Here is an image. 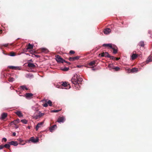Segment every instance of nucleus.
<instances>
[{
	"label": "nucleus",
	"instance_id": "f257e3e1",
	"mask_svg": "<svg viewBox=\"0 0 152 152\" xmlns=\"http://www.w3.org/2000/svg\"><path fill=\"white\" fill-rule=\"evenodd\" d=\"M82 81V78L79 77L77 75H75L71 80L72 83L74 85L75 87H76L78 90L79 89L78 87H80V85L81 84V83Z\"/></svg>",
	"mask_w": 152,
	"mask_h": 152
},
{
	"label": "nucleus",
	"instance_id": "f03ea898",
	"mask_svg": "<svg viewBox=\"0 0 152 152\" xmlns=\"http://www.w3.org/2000/svg\"><path fill=\"white\" fill-rule=\"evenodd\" d=\"M56 60L59 63H63L64 62L67 63L69 65L70 64V63L69 62H67L66 61L64 60L61 56L59 55H56Z\"/></svg>",
	"mask_w": 152,
	"mask_h": 152
},
{
	"label": "nucleus",
	"instance_id": "7ed1b4c3",
	"mask_svg": "<svg viewBox=\"0 0 152 152\" xmlns=\"http://www.w3.org/2000/svg\"><path fill=\"white\" fill-rule=\"evenodd\" d=\"M96 60L93 61L89 62L88 64L89 66H91V68H93L94 66H96L97 65H96Z\"/></svg>",
	"mask_w": 152,
	"mask_h": 152
},
{
	"label": "nucleus",
	"instance_id": "20e7f679",
	"mask_svg": "<svg viewBox=\"0 0 152 152\" xmlns=\"http://www.w3.org/2000/svg\"><path fill=\"white\" fill-rule=\"evenodd\" d=\"M39 140V139L38 137L35 139L34 137H32L30 138L29 142L31 141L32 142L34 143H36L38 142Z\"/></svg>",
	"mask_w": 152,
	"mask_h": 152
},
{
	"label": "nucleus",
	"instance_id": "39448f33",
	"mask_svg": "<svg viewBox=\"0 0 152 152\" xmlns=\"http://www.w3.org/2000/svg\"><path fill=\"white\" fill-rule=\"evenodd\" d=\"M65 120V118L64 117H59L57 121L58 123L63 122Z\"/></svg>",
	"mask_w": 152,
	"mask_h": 152
},
{
	"label": "nucleus",
	"instance_id": "423d86ee",
	"mask_svg": "<svg viewBox=\"0 0 152 152\" xmlns=\"http://www.w3.org/2000/svg\"><path fill=\"white\" fill-rule=\"evenodd\" d=\"M114 45L112 44H104L102 46L104 47H107L108 48H111L113 46V45Z\"/></svg>",
	"mask_w": 152,
	"mask_h": 152
},
{
	"label": "nucleus",
	"instance_id": "0eeeda50",
	"mask_svg": "<svg viewBox=\"0 0 152 152\" xmlns=\"http://www.w3.org/2000/svg\"><path fill=\"white\" fill-rule=\"evenodd\" d=\"M112 48H111L113 50V53L114 54H116L117 53L118 50H117V46H116L115 45H113Z\"/></svg>",
	"mask_w": 152,
	"mask_h": 152
},
{
	"label": "nucleus",
	"instance_id": "6e6552de",
	"mask_svg": "<svg viewBox=\"0 0 152 152\" xmlns=\"http://www.w3.org/2000/svg\"><path fill=\"white\" fill-rule=\"evenodd\" d=\"M110 55L107 52H103L101 54V57H105L109 58L110 57Z\"/></svg>",
	"mask_w": 152,
	"mask_h": 152
},
{
	"label": "nucleus",
	"instance_id": "1a4fd4ad",
	"mask_svg": "<svg viewBox=\"0 0 152 152\" xmlns=\"http://www.w3.org/2000/svg\"><path fill=\"white\" fill-rule=\"evenodd\" d=\"M111 31V30L108 28L104 29L103 31L104 33L106 34H109Z\"/></svg>",
	"mask_w": 152,
	"mask_h": 152
},
{
	"label": "nucleus",
	"instance_id": "9d476101",
	"mask_svg": "<svg viewBox=\"0 0 152 152\" xmlns=\"http://www.w3.org/2000/svg\"><path fill=\"white\" fill-rule=\"evenodd\" d=\"M42 101L43 102H47L49 106H52V102L50 100L48 101L47 99H44L42 100Z\"/></svg>",
	"mask_w": 152,
	"mask_h": 152
},
{
	"label": "nucleus",
	"instance_id": "9b49d317",
	"mask_svg": "<svg viewBox=\"0 0 152 152\" xmlns=\"http://www.w3.org/2000/svg\"><path fill=\"white\" fill-rule=\"evenodd\" d=\"M80 58L79 56H76L74 57H69V60L70 61H74L78 60Z\"/></svg>",
	"mask_w": 152,
	"mask_h": 152
},
{
	"label": "nucleus",
	"instance_id": "f8f14e48",
	"mask_svg": "<svg viewBox=\"0 0 152 152\" xmlns=\"http://www.w3.org/2000/svg\"><path fill=\"white\" fill-rule=\"evenodd\" d=\"M138 71V69L136 68H133L132 69H129V71L130 72H132V73H134V72H137Z\"/></svg>",
	"mask_w": 152,
	"mask_h": 152
},
{
	"label": "nucleus",
	"instance_id": "ddd939ff",
	"mask_svg": "<svg viewBox=\"0 0 152 152\" xmlns=\"http://www.w3.org/2000/svg\"><path fill=\"white\" fill-rule=\"evenodd\" d=\"M43 122H41L40 123H38L37 125L36 126L35 129L36 131H37L38 129L39 128L41 127L42 125H43Z\"/></svg>",
	"mask_w": 152,
	"mask_h": 152
},
{
	"label": "nucleus",
	"instance_id": "4468645a",
	"mask_svg": "<svg viewBox=\"0 0 152 152\" xmlns=\"http://www.w3.org/2000/svg\"><path fill=\"white\" fill-rule=\"evenodd\" d=\"M8 143H9L11 145H13L14 146H16L18 144V142L16 141H11L8 142Z\"/></svg>",
	"mask_w": 152,
	"mask_h": 152
},
{
	"label": "nucleus",
	"instance_id": "2eb2a0df",
	"mask_svg": "<svg viewBox=\"0 0 152 152\" xmlns=\"http://www.w3.org/2000/svg\"><path fill=\"white\" fill-rule=\"evenodd\" d=\"M57 127L56 125H54L50 127L49 128L50 131L52 132L53 131L57 128Z\"/></svg>",
	"mask_w": 152,
	"mask_h": 152
},
{
	"label": "nucleus",
	"instance_id": "dca6fc26",
	"mask_svg": "<svg viewBox=\"0 0 152 152\" xmlns=\"http://www.w3.org/2000/svg\"><path fill=\"white\" fill-rule=\"evenodd\" d=\"M28 66L29 67L32 68H34L36 67V66L35 65L30 62H28Z\"/></svg>",
	"mask_w": 152,
	"mask_h": 152
},
{
	"label": "nucleus",
	"instance_id": "f3484780",
	"mask_svg": "<svg viewBox=\"0 0 152 152\" xmlns=\"http://www.w3.org/2000/svg\"><path fill=\"white\" fill-rule=\"evenodd\" d=\"M33 96V94L30 93H26V94L25 96L26 98H29Z\"/></svg>",
	"mask_w": 152,
	"mask_h": 152
},
{
	"label": "nucleus",
	"instance_id": "a211bd4d",
	"mask_svg": "<svg viewBox=\"0 0 152 152\" xmlns=\"http://www.w3.org/2000/svg\"><path fill=\"white\" fill-rule=\"evenodd\" d=\"M8 67L10 69H19V67L17 66H9Z\"/></svg>",
	"mask_w": 152,
	"mask_h": 152
},
{
	"label": "nucleus",
	"instance_id": "6ab92c4d",
	"mask_svg": "<svg viewBox=\"0 0 152 152\" xmlns=\"http://www.w3.org/2000/svg\"><path fill=\"white\" fill-rule=\"evenodd\" d=\"M18 140L19 142V144L21 145H24L26 143L24 141L21 140L20 139H18Z\"/></svg>",
	"mask_w": 152,
	"mask_h": 152
},
{
	"label": "nucleus",
	"instance_id": "aec40b11",
	"mask_svg": "<svg viewBox=\"0 0 152 152\" xmlns=\"http://www.w3.org/2000/svg\"><path fill=\"white\" fill-rule=\"evenodd\" d=\"M15 113L20 117H22L23 115L20 111H18Z\"/></svg>",
	"mask_w": 152,
	"mask_h": 152
},
{
	"label": "nucleus",
	"instance_id": "412c9836",
	"mask_svg": "<svg viewBox=\"0 0 152 152\" xmlns=\"http://www.w3.org/2000/svg\"><path fill=\"white\" fill-rule=\"evenodd\" d=\"M137 57V55L136 54L133 53L131 56V58L132 59V60H134L136 59Z\"/></svg>",
	"mask_w": 152,
	"mask_h": 152
},
{
	"label": "nucleus",
	"instance_id": "4be33fe9",
	"mask_svg": "<svg viewBox=\"0 0 152 152\" xmlns=\"http://www.w3.org/2000/svg\"><path fill=\"white\" fill-rule=\"evenodd\" d=\"M33 45L30 44V43L27 46V50H28V49H33Z\"/></svg>",
	"mask_w": 152,
	"mask_h": 152
},
{
	"label": "nucleus",
	"instance_id": "5701e85b",
	"mask_svg": "<svg viewBox=\"0 0 152 152\" xmlns=\"http://www.w3.org/2000/svg\"><path fill=\"white\" fill-rule=\"evenodd\" d=\"M7 113H3L1 115V118L3 120L4 119L7 117Z\"/></svg>",
	"mask_w": 152,
	"mask_h": 152
},
{
	"label": "nucleus",
	"instance_id": "b1692460",
	"mask_svg": "<svg viewBox=\"0 0 152 152\" xmlns=\"http://www.w3.org/2000/svg\"><path fill=\"white\" fill-rule=\"evenodd\" d=\"M41 51L42 52L47 53L48 52V50L46 48H41Z\"/></svg>",
	"mask_w": 152,
	"mask_h": 152
},
{
	"label": "nucleus",
	"instance_id": "393cba45",
	"mask_svg": "<svg viewBox=\"0 0 152 152\" xmlns=\"http://www.w3.org/2000/svg\"><path fill=\"white\" fill-rule=\"evenodd\" d=\"M138 45L140 46L144 47V42L143 41H141L139 42Z\"/></svg>",
	"mask_w": 152,
	"mask_h": 152
},
{
	"label": "nucleus",
	"instance_id": "a878e982",
	"mask_svg": "<svg viewBox=\"0 0 152 152\" xmlns=\"http://www.w3.org/2000/svg\"><path fill=\"white\" fill-rule=\"evenodd\" d=\"M152 61V57L151 56H149L147 60V63L149 62H151Z\"/></svg>",
	"mask_w": 152,
	"mask_h": 152
},
{
	"label": "nucleus",
	"instance_id": "bb28decb",
	"mask_svg": "<svg viewBox=\"0 0 152 152\" xmlns=\"http://www.w3.org/2000/svg\"><path fill=\"white\" fill-rule=\"evenodd\" d=\"M20 88L24 90V89H26V90H28V88L26 87V86L25 85H23L20 86Z\"/></svg>",
	"mask_w": 152,
	"mask_h": 152
},
{
	"label": "nucleus",
	"instance_id": "cd10ccee",
	"mask_svg": "<svg viewBox=\"0 0 152 152\" xmlns=\"http://www.w3.org/2000/svg\"><path fill=\"white\" fill-rule=\"evenodd\" d=\"M10 145L9 144V143L7 144H5L4 145V147L5 148H6L9 149L10 147Z\"/></svg>",
	"mask_w": 152,
	"mask_h": 152
},
{
	"label": "nucleus",
	"instance_id": "c85d7f7f",
	"mask_svg": "<svg viewBox=\"0 0 152 152\" xmlns=\"http://www.w3.org/2000/svg\"><path fill=\"white\" fill-rule=\"evenodd\" d=\"M20 122V120L19 119H17L16 120H14L13 121V123L15 124H16L18 123H19Z\"/></svg>",
	"mask_w": 152,
	"mask_h": 152
},
{
	"label": "nucleus",
	"instance_id": "c756f323",
	"mask_svg": "<svg viewBox=\"0 0 152 152\" xmlns=\"http://www.w3.org/2000/svg\"><path fill=\"white\" fill-rule=\"evenodd\" d=\"M113 69H115V71H118L120 69V68L118 66L115 67L114 68H113Z\"/></svg>",
	"mask_w": 152,
	"mask_h": 152
},
{
	"label": "nucleus",
	"instance_id": "7c9ffc66",
	"mask_svg": "<svg viewBox=\"0 0 152 152\" xmlns=\"http://www.w3.org/2000/svg\"><path fill=\"white\" fill-rule=\"evenodd\" d=\"M44 114L43 113H42L40 112H39L38 115L39 118H40L41 117L44 115Z\"/></svg>",
	"mask_w": 152,
	"mask_h": 152
},
{
	"label": "nucleus",
	"instance_id": "2f4dec72",
	"mask_svg": "<svg viewBox=\"0 0 152 152\" xmlns=\"http://www.w3.org/2000/svg\"><path fill=\"white\" fill-rule=\"evenodd\" d=\"M21 121L22 122L23 124H26L27 122V121L25 119H23L21 120Z\"/></svg>",
	"mask_w": 152,
	"mask_h": 152
},
{
	"label": "nucleus",
	"instance_id": "473e14b6",
	"mask_svg": "<svg viewBox=\"0 0 152 152\" xmlns=\"http://www.w3.org/2000/svg\"><path fill=\"white\" fill-rule=\"evenodd\" d=\"M61 109L60 110H54L52 111V112L53 113H57L59 111H61Z\"/></svg>",
	"mask_w": 152,
	"mask_h": 152
},
{
	"label": "nucleus",
	"instance_id": "72a5a7b5",
	"mask_svg": "<svg viewBox=\"0 0 152 152\" xmlns=\"http://www.w3.org/2000/svg\"><path fill=\"white\" fill-rule=\"evenodd\" d=\"M14 80V78L12 77H10L9 78L8 80L10 82H12Z\"/></svg>",
	"mask_w": 152,
	"mask_h": 152
},
{
	"label": "nucleus",
	"instance_id": "f704fd0d",
	"mask_svg": "<svg viewBox=\"0 0 152 152\" xmlns=\"http://www.w3.org/2000/svg\"><path fill=\"white\" fill-rule=\"evenodd\" d=\"M62 85L63 86H64V87H66L67 85V83L65 82H63L62 84Z\"/></svg>",
	"mask_w": 152,
	"mask_h": 152
},
{
	"label": "nucleus",
	"instance_id": "c9c22d12",
	"mask_svg": "<svg viewBox=\"0 0 152 152\" xmlns=\"http://www.w3.org/2000/svg\"><path fill=\"white\" fill-rule=\"evenodd\" d=\"M10 56H15V53L14 52H11L10 53Z\"/></svg>",
	"mask_w": 152,
	"mask_h": 152
},
{
	"label": "nucleus",
	"instance_id": "e433bc0d",
	"mask_svg": "<svg viewBox=\"0 0 152 152\" xmlns=\"http://www.w3.org/2000/svg\"><path fill=\"white\" fill-rule=\"evenodd\" d=\"M9 45V44L8 43H7V44H6L2 45H1L2 46H3L5 47H7Z\"/></svg>",
	"mask_w": 152,
	"mask_h": 152
},
{
	"label": "nucleus",
	"instance_id": "4c0bfd02",
	"mask_svg": "<svg viewBox=\"0 0 152 152\" xmlns=\"http://www.w3.org/2000/svg\"><path fill=\"white\" fill-rule=\"evenodd\" d=\"M69 53L70 54H74L75 53V52L73 50H71L69 51Z\"/></svg>",
	"mask_w": 152,
	"mask_h": 152
},
{
	"label": "nucleus",
	"instance_id": "58836bf2",
	"mask_svg": "<svg viewBox=\"0 0 152 152\" xmlns=\"http://www.w3.org/2000/svg\"><path fill=\"white\" fill-rule=\"evenodd\" d=\"M110 57H109V58H110L111 59H112V60H114L115 59V57L114 56H110Z\"/></svg>",
	"mask_w": 152,
	"mask_h": 152
},
{
	"label": "nucleus",
	"instance_id": "ea45409f",
	"mask_svg": "<svg viewBox=\"0 0 152 152\" xmlns=\"http://www.w3.org/2000/svg\"><path fill=\"white\" fill-rule=\"evenodd\" d=\"M45 103L43 104V106L44 107H46L48 106V104L47 103V102H45Z\"/></svg>",
	"mask_w": 152,
	"mask_h": 152
},
{
	"label": "nucleus",
	"instance_id": "a19ab883",
	"mask_svg": "<svg viewBox=\"0 0 152 152\" xmlns=\"http://www.w3.org/2000/svg\"><path fill=\"white\" fill-rule=\"evenodd\" d=\"M69 68H65L63 69V70L64 71H67L69 70Z\"/></svg>",
	"mask_w": 152,
	"mask_h": 152
},
{
	"label": "nucleus",
	"instance_id": "79ce46f5",
	"mask_svg": "<svg viewBox=\"0 0 152 152\" xmlns=\"http://www.w3.org/2000/svg\"><path fill=\"white\" fill-rule=\"evenodd\" d=\"M2 141H4V142H6L7 141V139L5 138H2Z\"/></svg>",
	"mask_w": 152,
	"mask_h": 152
},
{
	"label": "nucleus",
	"instance_id": "37998d69",
	"mask_svg": "<svg viewBox=\"0 0 152 152\" xmlns=\"http://www.w3.org/2000/svg\"><path fill=\"white\" fill-rule=\"evenodd\" d=\"M4 148V145H0V149H2Z\"/></svg>",
	"mask_w": 152,
	"mask_h": 152
},
{
	"label": "nucleus",
	"instance_id": "c03bdc74",
	"mask_svg": "<svg viewBox=\"0 0 152 152\" xmlns=\"http://www.w3.org/2000/svg\"><path fill=\"white\" fill-rule=\"evenodd\" d=\"M39 118V115H37L36 116H35V119H38Z\"/></svg>",
	"mask_w": 152,
	"mask_h": 152
},
{
	"label": "nucleus",
	"instance_id": "a18cd8bd",
	"mask_svg": "<svg viewBox=\"0 0 152 152\" xmlns=\"http://www.w3.org/2000/svg\"><path fill=\"white\" fill-rule=\"evenodd\" d=\"M16 133L15 132H13L12 134V135L14 136H15L16 135Z\"/></svg>",
	"mask_w": 152,
	"mask_h": 152
},
{
	"label": "nucleus",
	"instance_id": "49530a36",
	"mask_svg": "<svg viewBox=\"0 0 152 152\" xmlns=\"http://www.w3.org/2000/svg\"><path fill=\"white\" fill-rule=\"evenodd\" d=\"M34 55L36 57H37V58H39L40 57V56L39 55Z\"/></svg>",
	"mask_w": 152,
	"mask_h": 152
},
{
	"label": "nucleus",
	"instance_id": "de8ad7c7",
	"mask_svg": "<svg viewBox=\"0 0 152 152\" xmlns=\"http://www.w3.org/2000/svg\"><path fill=\"white\" fill-rule=\"evenodd\" d=\"M82 66H81V65H77V67L78 68H80Z\"/></svg>",
	"mask_w": 152,
	"mask_h": 152
},
{
	"label": "nucleus",
	"instance_id": "09e8293b",
	"mask_svg": "<svg viewBox=\"0 0 152 152\" xmlns=\"http://www.w3.org/2000/svg\"><path fill=\"white\" fill-rule=\"evenodd\" d=\"M29 75L30 77H33V76L32 75L30 74H29V75H28V76Z\"/></svg>",
	"mask_w": 152,
	"mask_h": 152
},
{
	"label": "nucleus",
	"instance_id": "8fccbe9b",
	"mask_svg": "<svg viewBox=\"0 0 152 152\" xmlns=\"http://www.w3.org/2000/svg\"><path fill=\"white\" fill-rule=\"evenodd\" d=\"M115 58L116 59V60H118L120 59V58Z\"/></svg>",
	"mask_w": 152,
	"mask_h": 152
},
{
	"label": "nucleus",
	"instance_id": "3c124183",
	"mask_svg": "<svg viewBox=\"0 0 152 152\" xmlns=\"http://www.w3.org/2000/svg\"><path fill=\"white\" fill-rule=\"evenodd\" d=\"M2 32V30H0V34H1Z\"/></svg>",
	"mask_w": 152,
	"mask_h": 152
},
{
	"label": "nucleus",
	"instance_id": "603ef678",
	"mask_svg": "<svg viewBox=\"0 0 152 152\" xmlns=\"http://www.w3.org/2000/svg\"><path fill=\"white\" fill-rule=\"evenodd\" d=\"M112 65H111V64H110L109 65V67H111V66Z\"/></svg>",
	"mask_w": 152,
	"mask_h": 152
},
{
	"label": "nucleus",
	"instance_id": "864d4df0",
	"mask_svg": "<svg viewBox=\"0 0 152 152\" xmlns=\"http://www.w3.org/2000/svg\"><path fill=\"white\" fill-rule=\"evenodd\" d=\"M28 128H29V129H30V127H29V126H28Z\"/></svg>",
	"mask_w": 152,
	"mask_h": 152
},
{
	"label": "nucleus",
	"instance_id": "5fc2aeb1",
	"mask_svg": "<svg viewBox=\"0 0 152 152\" xmlns=\"http://www.w3.org/2000/svg\"><path fill=\"white\" fill-rule=\"evenodd\" d=\"M30 61H32V60H30Z\"/></svg>",
	"mask_w": 152,
	"mask_h": 152
},
{
	"label": "nucleus",
	"instance_id": "6e6d98bb",
	"mask_svg": "<svg viewBox=\"0 0 152 152\" xmlns=\"http://www.w3.org/2000/svg\"><path fill=\"white\" fill-rule=\"evenodd\" d=\"M10 45H12V44H10Z\"/></svg>",
	"mask_w": 152,
	"mask_h": 152
}]
</instances>
